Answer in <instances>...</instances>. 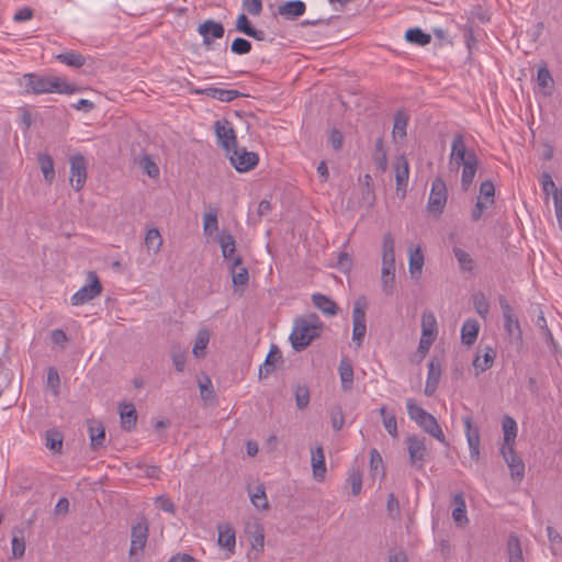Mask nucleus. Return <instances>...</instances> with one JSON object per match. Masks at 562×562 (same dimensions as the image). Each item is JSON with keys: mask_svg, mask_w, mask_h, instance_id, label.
<instances>
[{"mask_svg": "<svg viewBox=\"0 0 562 562\" xmlns=\"http://www.w3.org/2000/svg\"><path fill=\"white\" fill-rule=\"evenodd\" d=\"M20 85L25 88L26 93L44 94V93H59L72 94L80 90L74 83L68 82L65 78L59 76H42L38 74L30 72L23 75Z\"/></svg>", "mask_w": 562, "mask_h": 562, "instance_id": "obj_1", "label": "nucleus"}, {"mask_svg": "<svg viewBox=\"0 0 562 562\" xmlns=\"http://www.w3.org/2000/svg\"><path fill=\"white\" fill-rule=\"evenodd\" d=\"M323 324L316 314H308L295 319L290 335L293 349L296 351L305 349L313 339L319 336Z\"/></svg>", "mask_w": 562, "mask_h": 562, "instance_id": "obj_2", "label": "nucleus"}, {"mask_svg": "<svg viewBox=\"0 0 562 562\" xmlns=\"http://www.w3.org/2000/svg\"><path fill=\"white\" fill-rule=\"evenodd\" d=\"M367 300L361 296L357 299L353 303L352 308V340L357 344L358 347L362 345L363 338L367 333L366 325V310H367Z\"/></svg>", "mask_w": 562, "mask_h": 562, "instance_id": "obj_3", "label": "nucleus"}, {"mask_svg": "<svg viewBox=\"0 0 562 562\" xmlns=\"http://www.w3.org/2000/svg\"><path fill=\"white\" fill-rule=\"evenodd\" d=\"M88 284L81 286L70 299L72 305L78 306L88 303L99 296L102 292V284L94 271L88 272Z\"/></svg>", "mask_w": 562, "mask_h": 562, "instance_id": "obj_4", "label": "nucleus"}, {"mask_svg": "<svg viewBox=\"0 0 562 562\" xmlns=\"http://www.w3.org/2000/svg\"><path fill=\"white\" fill-rule=\"evenodd\" d=\"M226 155L238 172H247L254 169L259 161V157L256 153L247 151L246 148H238L237 146Z\"/></svg>", "mask_w": 562, "mask_h": 562, "instance_id": "obj_5", "label": "nucleus"}, {"mask_svg": "<svg viewBox=\"0 0 562 562\" xmlns=\"http://www.w3.org/2000/svg\"><path fill=\"white\" fill-rule=\"evenodd\" d=\"M214 131L217 138V145H220L226 154L237 146L236 134L232 126V123L226 119L217 120L214 123Z\"/></svg>", "mask_w": 562, "mask_h": 562, "instance_id": "obj_6", "label": "nucleus"}, {"mask_svg": "<svg viewBox=\"0 0 562 562\" xmlns=\"http://www.w3.org/2000/svg\"><path fill=\"white\" fill-rule=\"evenodd\" d=\"M448 192L445 181L436 178L431 183V190L428 199V211L435 214H441L447 203Z\"/></svg>", "mask_w": 562, "mask_h": 562, "instance_id": "obj_7", "label": "nucleus"}, {"mask_svg": "<svg viewBox=\"0 0 562 562\" xmlns=\"http://www.w3.org/2000/svg\"><path fill=\"white\" fill-rule=\"evenodd\" d=\"M409 454V463L416 469H423L428 457L425 439L417 436H411L406 439Z\"/></svg>", "mask_w": 562, "mask_h": 562, "instance_id": "obj_8", "label": "nucleus"}, {"mask_svg": "<svg viewBox=\"0 0 562 562\" xmlns=\"http://www.w3.org/2000/svg\"><path fill=\"white\" fill-rule=\"evenodd\" d=\"M470 156H476V154L473 150H468L463 135L456 134L451 144L449 166L458 170L461 164L470 160Z\"/></svg>", "mask_w": 562, "mask_h": 562, "instance_id": "obj_9", "label": "nucleus"}, {"mask_svg": "<svg viewBox=\"0 0 562 562\" xmlns=\"http://www.w3.org/2000/svg\"><path fill=\"white\" fill-rule=\"evenodd\" d=\"M87 180V160L81 154L70 159V183L76 191H80Z\"/></svg>", "mask_w": 562, "mask_h": 562, "instance_id": "obj_10", "label": "nucleus"}, {"mask_svg": "<svg viewBox=\"0 0 562 562\" xmlns=\"http://www.w3.org/2000/svg\"><path fill=\"white\" fill-rule=\"evenodd\" d=\"M148 539V522L142 518L138 522L132 526L131 529V548L130 555H135L143 551Z\"/></svg>", "mask_w": 562, "mask_h": 562, "instance_id": "obj_11", "label": "nucleus"}, {"mask_svg": "<svg viewBox=\"0 0 562 562\" xmlns=\"http://www.w3.org/2000/svg\"><path fill=\"white\" fill-rule=\"evenodd\" d=\"M394 172L396 180V193L398 196L404 198L406 195L409 177L408 161L404 155H400L395 158Z\"/></svg>", "mask_w": 562, "mask_h": 562, "instance_id": "obj_12", "label": "nucleus"}, {"mask_svg": "<svg viewBox=\"0 0 562 562\" xmlns=\"http://www.w3.org/2000/svg\"><path fill=\"white\" fill-rule=\"evenodd\" d=\"M501 453L510 470L512 477L520 481L525 474V464L516 454L514 447H502Z\"/></svg>", "mask_w": 562, "mask_h": 562, "instance_id": "obj_13", "label": "nucleus"}, {"mask_svg": "<svg viewBox=\"0 0 562 562\" xmlns=\"http://www.w3.org/2000/svg\"><path fill=\"white\" fill-rule=\"evenodd\" d=\"M199 34L203 37V44L210 46L213 38H222L225 33L224 25L214 20H206L198 27Z\"/></svg>", "mask_w": 562, "mask_h": 562, "instance_id": "obj_14", "label": "nucleus"}, {"mask_svg": "<svg viewBox=\"0 0 562 562\" xmlns=\"http://www.w3.org/2000/svg\"><path fill=\"white\" fill-rule=\"evenodd\" d=\"M462 422L465 427V436L469 445L471 459L477 461L480 456V431L477 427L472 426V417L463 416Z\"/></svg>", "mask_w": 562, "mask_h": 562, "instance_id": "obj_15", "label": "nucleus"}, {"mask_svg": "<svg viewBox=\"0 0 562 562\" xmlns=\"http://www.w3.org/2000/svg\"><path fill=\"white\" fill-rule=\"evenodd\" d=\"M441 373V361L436 357L431 358L428 362V374L424 390L427 396H431L436 392L440 382Z\"/></svg>", "mask_w": 562, "mask_h": 562, "instance_id": "obj_16", "label": "nucleus"}, {"mask_svg": "<svg viewBox=\"0 0 562 562\" xmlns=\"http://www.w3.org/2000/svg\"><path fill=\"white\" fill-rule=\"evenodd\" d=\"M501 307L504 315L505 330L509 336L520 338L521 330L519 327V322L515 316L512 306L507 303L506 300L501 299Z\"/></svg>", "mask_w": 562, "mask_h": 562, "instance_id": "obj_17", "label": "nucleus"}, {"mask_svg": "<svg viewBox=\"0 0 562 562\" xmlns=\"http://www.w3.org/2000/svg\"><path fill=\"white\" fill-rule=\"evenodd\" d=\"M194 93L207 95V97L218 100L221 102H231V101L235 100L236 98H239L243 95V93H240L237 90L222 89V88H216V87L195 89Z\"/></svg>", "mask_w": 562, "mask_h": 562, "instance_id": "obj_18", "label": "nucleus"}, {"mask_svg": "<svg viewBox=\"0 0 562 562\" xmlns=\"http://www.w3.org/2000/svg\"><path fill=\"white\" fill-rule=\"evenodd\" d=\"M311 465L313 476L316 481L322 482L326 475L325 453L322 446L311 449Z\"/></svg>", "mask_w": 562, "mask_h": 562, "instance_id": "obj_19", "label": "nucleus"}, {"mask_svg": "<svg viewBox=\"0 0 562 562\" xmlns=\"http://www.w3.org/2000/svg\"><path fill=\"white\" fill-rule=\"evenodd\" d=\"M218 539L217 543L220 547L226 549L229 554L235 552L236 547V535L234 528L229 524L220 525L217 527Z\"/></svg>", "mask_w": 562, "mask_h": 562, "instance_id": "obj_20", "label": "nucleus"}, {"mask_svg": "<svg viewBox=\"0 0 562 562\" xmlns=\"http://www.w3.org/2000/svg\"><path fill=\"white\" fill-rule=\"evenodd\" d=\"M425 432L436 438L443 445H447L445 434L439 426L437 419L429 413L425 418L416 423Z\"/></svg>", "mask_w": 562, "mask_h": 562, "instance_id": "obj_21", "label": "nucleus"}, {"mask_svg": "<svg viewBox=\"0 0 562 562\" xmlns=\"http://www.w3.org/2000/svg\"><path fill=\"white\" fill-rule=\"evenodd\" d=\"M306 5L301 0H291L278 7V13L286 20H295L305 13Z\"/></svg>", "mask_w": 562, "mask_h": 562, "instance_id": "obj_22", "label": "nucleus"}, {"mask_svg": "<svg viewBox=\"0 0 562 562\" xmlns=\"http://www.w3.org/2000/svg\"><path fill=\"white\" fill-rule=\"evenodd\" d=\"M408 124V114L404 110H398L394 114V124L392 137L395 143H401L406 137V128Z\"/></svg>", "mask_w": 562, "mask_h": 562, "instance_id": "obj_23", "label": "nucleus"}, {"mask_svg": "<svg viewBox=\"0 0 562 562\" xmlns=\"http://www.w3.org/2000/svg\"><path fill=\"white\" fill-rule=\"evenodd\" d=\"M282 360V353L276 345H272L263 364L259 368V376L266 378L276 370V364Z\"/></svg>", "mask_w": 562, "mask_h": 562, "instance_id": "obj_24", "label": "nucleus"}, {"mask_svg": "<svg viewBox=\"0 0 562 562\" xmlns=\"http://www.w3.org/2000/svg\"><path fill=\"white\" fill-rule=\"evenodd\" d=\"M461 167H463L461 176V187L464 191H467L469 187L472 184L479 167L477 156H470V160L465 161L464 164H461Z\"/></svg>", "mask_w": 562, "mask_h": 562, "instance_id": "obj_25", "label": "nucleus"}, {"mask_svg": "<svg viewBox=\"0 0 562 562\" xmlns=\"http://www.w3.org/2000/svg\"><path fill=\"white\" fill-rule=\"evenodd\" d=\"M502 428L504 432L502 447H514L518 431L516 420L513 417L505 415L502 420Z\"/></svg>", "mask_w": 562, "mask_h": 562, "instance_id": "obj_26", "label": "nucleus"}, {"mask_svg": "<svg viewBox=\"0 0 562 562\" xmlns=\"http://www.w3.org/2000/svg\"><path fill=\"white\" fill-rule=\"evenodd\" d=\"M424 267V254L422 248H409L408 270L412 278H419Z\"/></svg>", "mask_w": 562, "mask_h": 562, "instance_id": "obj_27", "label": "nucleus"}, {"mask_svg": "<svg viewBox=\"0 0 562 562\" xmlns=\"http://www.w3.org/2000/svg\"><path fill=\"white\" fill-rule=\"evenodd\" d=\"M232 280L234 285H246L249 279L248 270L241 266V257L233 258L231 263Z\"/></svg>", "mask_w": 562, "mask_h": 562, "instance_id": "obj_28", "label": "nucleus"}, {"mask_svg": "<svg viewBox=\"0 0 562 562\" xmlns=\"http://www.w3.org/2000/svg\"><path fill=\"white\" fill-rule=\"evenodd\" d=\"M25 536L24 529L14 527L12 529V540H11V549L12 557L14 559H21L25 553Z\"/></svg>", "mask_w": 562, "mask_h": 562, "instance_id": "obj_29", "label": "nucleus"}, {"mask_svg": "<svg viewBox=\"0 0 562 562\" xmlns=\"http://www.w3.org/2000/svg\"><path fill=\"white\" fill-rule=\"evenodd\" d=\"M381 284L385 295H392L395 288V266H383L381 268Z\"/></svg>", "mask_w": 562, "mask_h": 562, "instance_id": "obj_30", "label": "nucleus"}, {"mask_svg": "<svg viewBox=\"0 0 562 562\" xmlns=\"http://www.w3.org/2000/svg\"><path fill=\"white\" fill-rule=\"evenodd\" d=\"M312 302L316 308L322 311L324 314L334 316L337 314V304L328 296L315 293L312 295Z\"/></svg>", "mask_w": 562, "mask_h": 562, "instance_id": "obj_31", "label": "nucleus"}, {"mask_svg": "<svg viewBox=\"0 0 562 562\" xmlns=\"http://www.w3.org/2000/svg\"><path fill=\"white\" fill-rule=\"evenodd\" d=\"M480 325L475 319H467L461 328V340L464 345H473L479 335Z\"/></svg>", "mask_w": 562, "mask_h": 562, "instance_id": "obj_32", "label": "nucleus"}, {"mask_svg": "<svg viewBox=\"0 0 562 562\" xmlns=\"http://www.w3.org/2000/svg\"><path fill=\"white\" fill-rule=\"evenodd\" d=\"M454 509L452 510V518L458 526H464L468 524L467 506L463 495L456 494L453 496Z\"/></svg>", "mask_w": 562, "mask_h": 562, "instance_id": "obj_33", "label": "nucleus"}, {"mask_svg": "<svg viewBox=\"0 0 562 562\" xmlns=\"http://www.w3.org/2000/svg\"><path fill=\"white\" fill-rule=\"evenodd\" d=\"M218 243L221 245L223 257L232 263L233 258L236 257L234 255L236 247L234 236L231 233L222 232L218 236Z\"/></svg>", "mask_w": 562, "mask_h": 562, "instance_id": "obj_34", "label": "nucleus"}, {"mask_svg": "<svg viewBox=\"0 0 562 562\" xmlns=\"http://www.w3.org/2000/svg\"><path fill=\"white\" fill-rule=\"evenodd\" d=\"M495 356H496V353H495L494 349L491 347H486L483 357L476 356L473 360V367L475 369V374L479 375L480 373L490 369L494 363Z\"/></svg>", "mask_w": 562, "mask_h": 562, "instance_id": "obj_35", "label": "nucleus"}, {"mask_svg": "<svg viewBox=\"0 0 562 562\" xmlns=\"http://www.w3.org/2000/svg\"><path fill=\"white\" fill-rule=\"evenodd\" d=\"M120 417L122 422V426L130 430L135 426L137 420V413L133 404L123 403L120 404Z\"/></svg>", "mask_w": 562, "mask_h": 562, "instance_id": "obj_36", "label": "nucleus"}, {"mask_svg": "<svg viewBox=\"0 0 562 562\" xmlns=\"http://www.w3.org/2000/svg\"><path fill=\"white\" fill-rule=\"evenodd\" d=\"M437 335V321L431 312H424L422 316V337L435 340Z\"/></svg>", "mask_w": 562, "mask_h": 562, "instance_id": "obj_37", "label": "nucleus"}, {"mask_svg": "<svg viewBox=\"0 0 562 562\" xmlns=\"http://www.w3.org/2000/svg\"><path fill=\"white\" fill-rule=\"evenodd\" d=\"M210 341V331L206 328H202L198 331L195 341L192 348V353L195 358L201 359L205 357V349Z\"/></svg>", "mask_w": 562, "mask_h": 562, "instance_id": "obj_38", "label": "nucleus"}, {"mask_svg": "<svg viewBox=\"0 0 562 562\" xmlns=\"http://www.w3.org/2000/svg\"><path fill=\"white\" fill-rule=\"evenodd\" d=\"M339 376L341 381V387L345 391H349L352 389L353 383V368L351 363L345 359H342L339 363Z\"/></svg>", "mask_w": 562, "mask_h": 562, "instance_id": "obj_39", "label": "nucleus"}, {"mask_svg": "<svg viewBox=\"0 0 562 562\" xmlns=\"http://www.w3.org/2000/svg\"><path fill=\"white\" fill-rule=\"evenodd\" d=\"M382 265L395 266L394 239L390 233L383 237Z\"/></svg>", "mask_w": 562, "mask_h": 562, "instance_id": "obj_40", "label": "nucleus"}, {"mask_svg": "<svg viewBox=\"0 0 562 562\" xmlns=\"http://www.w3.org/2000/svg\"><path fill=\"white\" fill-rule=\"evenodd\" d=\"M37 162L43 172L46 182L52 183L55 178L54 161L50 155L41 153L37 156Z\"/></svg>", "mask_w": 562, "mask_h": 562, "instance_id": "obj_41", "label": "nucleus"}, {"mask_svg": "<svg viewBox=\"0 0 562 562\" xmlns=\"http://www.w3.org/2000/svg\"><path fill=\"white\" fill-rule=\"evenodd\" d=\"M89 435L92 448L97 449L104 445L105 430L101 423L92 422L89 424Z\"/></svg>", "mask_w": 562, "mask_h": 562, "instance_id": "obj_42", "label": "nucleus"}, {"mask_svg": "<svg viewBox=\"0 0 562 562\" xmlns=\"http://www.w3.org/2000/svg\"><path fill=\"white\" fill-rule=\"evenodd\" d=\"M249 497H250L251 504L257 509L266 510L269 508V502H268V498L266 495V488L262 484L257 485L252 492L249 491Z\"/></svg>", "mask_w": 562, "mask_h": 562, "instance_id": "obj_43", "label": "nucleus"}, {"mask_svg": "<svg viewBox=\"0 0 562 562\" xmlns=\"http://www.w3.org/2000/svg\"><path fill=\"white\" fill-rule=\"evenodd\" d=\"M405 40L412 44L425 46L430 43L431 36L419 27L409 29L405 33Z\"/></svg>", "mask_w": 562, "mask_h": 562, "instance_id": "obj_44", "label": "nucleus"}, {"mask_svg": "<svg viewBox=\"0 0 562 562\" xmlns=\"http://www.w3.org/2000/svg\"><path fill=\"white\" fill-rule=\"evenodd\" d=\"M452 251L461 271L471 272L474 269L475 262L469 252L459 247H453Z\"/></svg>", "mask_w": 562, "mask_h": 562, "instance_id": "obj_45", "label": "nucleus"}, {"mask_svg": "<svg viewBox=\"0 0 562 562\" xmlns=\"http://www.w3.org/2000/svg\"><path fill=\"white\" fill-rule=\"evenodd\" d=\"M249 541L251 550L257 553H261L265 547V533L261 525L257 524L254 526V530L249 533Z\"/></svg>", "mask_w": 562, "mask_h": 562, "instance_id": "obj_46", "label": "nucleus"}, {"mask_svg": "<svg viewBox=\"0 0 562 562\" xmlns=\"http://www.w3.org/2000/svg\"><path fill=\"white\" fill-rule=\"evenodd\" d=\"M57 59L67 66L79 68L85 65L86 58L75 52H66L57 55Z\"/></svg>", "mask_w": 562, "mask_h": 562, "instance_id": "obj_47", "label": "nucleus"}, {"mask_svg": "<svg viewBox=\"0 0 562 562\" xmlns=\"http://www.w3.org/2000/svg\"><path fill=\"white\" fill-rule=\"evenodd\" d=\"M509 562H524L520 542L517 536H509L507 541Z\"/></svg>", "mask_w": 562, "mask_h": 562, "instance_id": "obj_48", "label": "nucleus"}, {"mask_svg": "<svg viewBox=\"0 0 562 562\" xmlns=\"http://www.w3.org/2000/svg\"><path fill=\"white\" fill-rule=\"evenodd\" d=\"M145 244L148 250H153L154 254H157L160 250L162 238L157 228H150L147 231L145 236Z\"/></svg>", "mask_w": 562, "mask_h": 562, "instance_id": "obj_49", "label": "nucleus"}, {"mask_svg": "<svg viewBox=\"0 0 562 562\" xmlns=\"http://www.w3.org/2000/svg\"><path fill=\"white\" fill-rule=\"evenodd\" d=\"M380 414L383 419V425L390 436L393 438L397 437V423L394 414H389L386 408L383 406L380 408Z\"/></svg>", "mask_w": 562, "mask_h": 562, "instance_id": "obj_50", "label": "nucleus"}, {"mask_svg": "<svg viewBox=\"0 0 562 562\" xmlns=\"http://www.w3.org/2000/svg\"><path fill=\"white\" fill-rule=\"evenodd\" d=\"M45 446L53 452H59L63 446L61 434L57 430H47Z\"/></svg>", "mask_w": 562, "mask_h": 562, "instance_id": "obj_51", "label": "nucleus"}, {"mask_svg": "<svg viewBox=\"0 0 562 562\" xmlns=\"http://www.w3.org/2000/svg\"><path fill=\"white\" fill-rule=\"evenodd\" d=\"M218 229L217 213L209 212L203 215V232L205 235L211 236Z\"/></svg>", "mask_w": 562, "mask_h": 562, "instance_id": "obj_52", "label": "nucleus"}, {"mask_svg": "<svg viewBox=\"0 0 562 562\" xmlns=\"http://www.w3.org/2000/svg\"><path fill=\"white\" fill-rule=\"evenodd\" d=\"M473 305L475 308V312L482 317L486 318L488 311H490V304L486 300L484 293L477 292L473 295Z\"/></svg>", "mask_w": 562, "mask_h": 562, "instance_id": "obj_53", "label": "nucleus"}, {"mask_svg": "<svg viewBox=\"0 0 562 562\" xmlns=\"http://www.w3.org/2000/svg\"><path fill=\"white\" fill-rule=\"evenodd\" d=\"M139 166L143 169V171L150 178H158L159 177V168L156 165V162L150 158L149 155H144L139 159Z\"/></svg>", "mask_w": 562, "mask_h": 562, "instance_id": "obj_54", "label": "nucleus"}, {"mask_svg": "<svg viewBox=\"0 0 562 562\" xmlns=\"http://www.w3.org/2000/svg\"><path fill=\"white\" fill-rule=\"evenodd\" d=\"M406 408L409 418L416 423H418L420 419L425 418L427 414H429L426 409L418 406L413 398H408L406 401Z\"/></svg>", "mask_w": 562, "mask_h": 562, "instance_id": "obj_55", "label": "nucleus"}, {"mask_svg": "<svg viewBox=\"0 0 562 562\" xmlns=\"http://www.w3.org/2000/svg\"><path fill=\"white\" fill-rule=\"evenodd\" d=\"M494 195H495V187L492 181L485 180L480 186V193L477 199H481L484 202L490 203V205L494 204Z\"/></svg>", "mask_w": 562, "mask_h": 562, "instance_id": "obj_56", "label": "nucleus"}, {"mask_svg": "<svg viewBox=\"0 0 562 562\" xmlns=\"http://www.w3.org/2000/svg\"><path fill=\"white\" fill-rule=\"evenodd\" d=\"M171 359L176 370L182 372L187 362V352L178 347H173L171 349Z\"/></svg>", "mask_w": 562, "mask_h": 562, "instance_id": "obj_57", "label": "nucleus"}, {"mask_svg": "<svg viewBox=\"0 0 562 562\" xmlns=\"http://www.w3.org/2000/svg\"><path fill=\"white\" fill-rule=\"evenodd\" d=\"M295 401L299 409H304L310 403V391L305 385H297L295 389Z\"/></svg>", "mask_w": 562, "mask_h": 562, "instance_id": "obj_58", "label": "nucleus"}, {"mask_svg": "<svg viewBox=\"0 0 562 562\" xmlns=\"http://www.w3.org/2000/svg\"><path fill=\"white\" fill-rule=\"evenodd\" d=\"M231 50L236 55L248 54L251 50V43L243 37H236L232 45Z\"/></svg>", "mask_w": 562, "mask_h": 562, "instance_id": "obj_59", "label": "nucleus"}, {"mask_svg": "<svg viewBox=\"0 0 562 562\" xmlns=\"http://www.w3.org/2000/svg\"><path fill=\"white\" fill-rule=\"evenodd\" d=\"M60 378L58 371L50 367L47 371V387L50 389L56 396L59 393Z\"/></svg>", "mask_w": 562, "mask_h": 562, "instance_id": "obj_60", "label": "nucleus"}, {"mask_svg": "<svg viewBox=\"0 0 562 562\" xmlns=\"http://www.w3.org/2000/svg\"><path fill=\"white\" fill-rule=\"evenodd\" d=\"M537 81H538V85L543 89L552 88L553 79L551 77L549 69L546 66L540 67L538 69Z\"/></svg>", "mask_w": 562, "mask_h": 562, "instance_id": "obj_61", "label": "nucleus"}, {"mask_svg": "<svg viewBox=\"0 0 562 562\" xmlns=\"http://www.w3.org/2000/svg\"><path fill=\"white\" fill-rule=\"evenodd\" d=\"M541 186L543 192L548 195L550 192L552 193V198L555 192H562V189H558L552 177L548 172H543L541 176Z\"/></svg>", "mask_w": 562, "mask_h": 562, "instance_id": "obj_62", "label": "nucleus"}, {"mask_svg": "<svg viewBox=\"0 0 562 562\" xmlns=\"http://www.w3.org/2000/svg\"><path fill=\"white\" fill-rule=\"evenodd\" d=\"M331 426L335 430H340L344 426L345 418L340 406H335L330 411Z\"/></svg>", "mask_w": 562, "mask_h": 562, "instance_id": "obj_63", "label": "nucleus"}, {"mask_svg": "<svg viewBox=\"0 0 562 562\" xmlns=\"http://www.w3.org/2000/svg\"><path fill=\"white\" fill-rule=\"evenodd\" d=\"M243 8L250 15L257 16L262 11V0H243Z\"/></svg>", "mask_w": 562, "mask_h": 562, "instance_id": "obj_64", "label": "nucleus"}]
</instances>
